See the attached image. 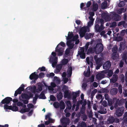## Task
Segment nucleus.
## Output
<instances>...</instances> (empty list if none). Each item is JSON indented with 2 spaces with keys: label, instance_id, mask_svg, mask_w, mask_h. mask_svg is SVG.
<instances>
[{
  "label": "nucleus",
  "instance_id": "9b49d317",
  "mask_svg": "<svg viewBox=\"0 0 127 127\" xmlns=\"http://www.w3.org/2000/svg\"><path fill=\"white\" fill-rule=\"evenodd\" d=\"M27 89H28V90H30L33 93H35V92H39V91L37 90L36 87L35 86H33V87L32 86L28 87Z\"/></svg>",
  "mask_w": 127,
  "mask_h": 127
},
{
  "label": "nucleus",
  "instance_id": "4d7b16f0",
  "mask_svg": "<svg viewBox=\"0 0 127 127\" xmlns=\"http://www.w3.org/2000/svg\"><path fill=\"white\" fill-rule=\"evenodd\" d=\"M107 101L108 105L110 106H111L112 104L113 103V100H112V99L111 98L109 100H107Z\"/></svg>",
  "mask_w": 127,
  "mask_h": 127
},
{
  "label": "nucleus",
  "instance_id": "20e7f679",
  "mask_svg": "<svg viewBox=\"0 0 127 127\" xmlns=\"http://www.w3.org/2000/svg\"><path fill=\"white\" fill-rule=\"evenodd\" d=\"M124 108L123 107H121L118 108H117L114 115L116 117H119L122 116L124 113Z\"/></svg>",
  "mask_w": 127,
  "mask_h": 127
},
{
  "label": "nucleus",
  "instance_id": "de8ad7c7",
  "mask_svg": "<svg viewBox=\"0 0 127 127\" xmlns=\"http://www.w3.org/2000/svg\"><path fill=\"white\" fill-rule=\"evenodd\" d=\"M58 58L56 57H51L50 59V60L51 61H57Z\"/></svg>",
  "mask_w": 127,
  "mask_h": 127
},
{
  "label": "nucleus",
  "instance_id": "a18cd8bd",
  "mask_svg": "<svg viewBox=\"0 0 127 127\" xmlns=\"http://www.w3.org/2000/svg\"><path fill=\"white\" fill-rule=\"evenodd\" d=\"M85 6V4L83 3H81L80 5V8L81 10H82L83 9L85 10L86 7L83 8V7Z\"/></svg>",
  "mask_w": 127,
  "mask_h": 127
},
{
  "label": "nucleus",
  "instance_id": "4468645a",
  "mask_svg": "<svg viewBox=\"0 0 127 127\" xmlns=\"http://www.w3.org/2000/svg\"><path fill=\"white\" fill-rule=\"evenodd\" d=\"M119 100V99H117L116 98L114 97L113 98V103L115 102V103H114V107L116 108H117L119 106V104H118V100Z\"/></svg>",
  "mask_w": 127,
  "mask_h": 127
},
{
  "label": "nucleus",
  "instance_id": "1a4fd4ad",
  "mask_svg": "<svg viewBox=\"0 0 127 127\" xmlns=\"http://www.w3.org/2000/svg\"><path fill=\"white\" fill-rule=\"evenodd\" d=\"M36 72H35L31 74L30 75L29 78L30 79L32 80L33 79L34 80V81L35 82V80H37L38 78V75L36 74Z\"/></svg>",
  "mask_w": 127,
  "mask_h": 127
},
{
  "label": "nucleus",
  "instance_id": "f8f14e48",
  "mask_svg": "<svg viewBox=\"0 0 127 127\" xmlns=\"http://www.w3.org/2000/svg\"><path fill=\"white\" fill-rule=\"evenodd\" d=\"M63 127L59 125L58 127H67V125H69L70 123L69 121L68 120H63L62 121Z\"/></svg>",
  "mask_w": 127,
  "mask_h": 127
},
{
  "label": "nucleus",
  "instance_id": "72a5a7b5",
  "mask_svg": "<svg viewBox=\"0 0 127 127\" xmlns=\"http://www.w3.org/2000/svg\"><path fill=\"white\" fill-rule=\"evenodd\" d=\"M107 112L106 108L104 107L99 111V113L101 114H105Z\"/></svg>",
  "mask_w": 127,
  "mask_h": 127
},
{
  "label": "nucleus",
  "instance_id": "2eb2a0df",
  "mask_svg": "<svg viewBox=\"0 0 127 127\" xmlns=\"http://www.w3.org/2000/svg\"><path fill=\"white\" fill-rule=\"evenodd\" d=\"M118 92V90L117 88H113L110 90V93L112 95H116Z\"/></svg>",
  "mask_w": 127,
  "mask_h": 127
},
{
  "label": "nucleus",
  "instance_id": "603ef678",
  "mask_svg": "<svg viewBox=\"0 0 127 127\" xmlns=\"http://www.w3.org/2000/svg\"><path fill=\"white\" fill-rule=\"evenodd\" d=\"M23 99H27L28 95L26 94H23L21 95Z\"/></svg>",
  "mask_w": 127,
  "mask_h": 127
},
{
  "label": "nucleus",
  "instance_id": "ea45409f",
  "mask_svg": "<svg viewBox=\"0 0 127 127\" xmlns=\"http://www.w3.org/2000/svg\"><path fill=\"white\" fill-rule=\"evenodd\" d=\"M118 104H119V106H121L123 105L124 103V101L123 100L121 99L120 100H118Z\"/></svg>",
  "mask_w": 127,
  "mask_h": 127
},
{
  "label": "nucleus",
  "instance_id": "774afa93",
  "mask_svg": "<svg viewBox=\"0 0 127 127\" xmlns=\"http://www.w3.org/2000/svg\"><path fill=\"white\" fill-rule=\"evenodd\" d=\"M68 87L66 85H64L63 88V91H68Z\"/></svg>",
  "mask_w": 127,
  "mask_h": 127
},
{
  "label": "nucleus",
  "instance_id": "58836bf2",
  "mask_svg": "<svg viewBox=\"0 0 127 127\" xmlns=\"http://www.w3.org/2000/svg\"><path fill=\"white\" fill-rule=\"evenodd\" d=\"M68 60L67 59H64L62 60V63L63 65L66 64L68 62Z\"/></svg>",
  "mask_w": 127,
  "mask_h": 127
},
{
  "label": "nucleus",
  "instance_id": "864d4df0",
  "mask_svg": "<svg viewBox=\"0 0 127 127\" xmlns=\"http://www.w3.org/2000/svg\"><path fill=\"white\" fill-rule=\"evenodd\" d=\"M45 76V74L43 72H40L39 73L38 75V78H43Z\"/></svg>",
  "mask_w": 127,
  "mask_h": 127
},
{
  "label": "nucleus",
  "instance_id": "5fc2aeb1",
  "mask_svg": "<svg viewBox=\"0 0 127 127\" xmlns=\"http://www.w3.org/2000/svg\"><path fill=\"white\" fill-rule=\"evenodd\" d=\"M7 104H4V109H9L10 110V106H8L7 105Z\"/></svg>",
  "mask_w": 127,
  "mask_h": 127
},
{
  "label": "nucleus",
  "instance_id": "338daca9",
  "mask_svg": "<svg viewBox=\"0 0 127 127\" xmlns=\"http://www.w3.org/2000/svg\"><path fill=\"white\" fill-rule=\"evenodd\" d=\"M94 23V22L93 21H90L88 23V26L89 27H91L92 25Z\"/></svg>",
  "mask_w": 127,
  "mask_h": 127
},
{
  "label": "nucleus",
  "instance_id": "cd10ccee",
  "mask_svg": "<svg viewBox=\"0 0 127 127\" xmlns=\"http://www.w3.org/2000/svg\"><path fill=\"white\" fill-rule=\"evenodd\" d=\"M67 106L66 108L68 109L69 110H70L72 107V105L70 101L69 100L67 101Z\"/></svg>",
  "mask_w": 127,
  "mask_h": 127
},
{
  "label": "nucleus",
  "instance_id": "09e8293b",
  "mask_svg": "<svg viewBox=\"0 0 127 127\" xmlns=\"http://www.w3.org/2000/svg\"><path fill=\"white\" fill-rule=\"evenodd\" d=\"M118 89L119 93L120 94H121L122 93V86L121 85H119Z\"/></svg>",
  "mask_w": 127,
  "mask_h": 127
},
{
  "label": "nucleus",
  "instance_id": "2f4dec72",
  "mask_svg": "<svg viewBox=\"0 0 127 127\" xmlns=\"http://www.w3.org/2000/svg\"><path fill=\"white\" fill-rule=\"evenodd\" d=\"M94 52V50L93 48L92 47H89L88 49L87 52V54H89L90 53H93Z\"/></svg>",
  "mask_w": 127,
  "mask_h": 127
},
{
  "label": "nucleus",
  "instance_id": "f3484780",
  "mask_svg": "<svg viewBox=\"0 0 127 127\" xmlns=\"http://www.w3.org/2000/svg\"><path fill=\"white\" fill-rule=\"evenodd\" d=\"M118 79V77L117 75L116 74H114L113 76V78L110 80L111 82L114 83L116 82Z\"/></svg>",
  "mask_w": 127,
  "mask_h": 127
},
{
  "label": "nucleus",
  "instance_id": "69168bd1",
  "mask_svg": "<svg viewBox=\"0 0 127 127\" xmlns=\"http://www.w3.org/2000/svg\"><path fill=\"white\" fill-rule=\"evenodd\" d=\"M124 9L123 8L119 9L117 11L118 13L119 14H121L123 12Z\"/></svg>",
  "mask_w": 127,
  "mask_h": 127
},
{
  "label": "nucleus",
  "instance_id": "8fccbe9b",
  "mask_svg": "<svg viewBox=\"0 0 127 127\" xmlns=\"http://www.w3.org/2000/svg\"><path fill=\"white\" fill-rule=\"evenodd\" d=\"M78 38V35H76L74 36H73L72 41H75L77 40Z\"/></svg>",
  "mask_w": 127,
  "mask_h": 127
},
{
  "label": "nucleus",
  "instance_id": "37998d69",
  "mask_svg": "<svg viewBox=\"0 0 127 127\" xmlns=\"http://www.w3.org/2000/svg\"><path fill=\"white\" fill-rule=\"evenodd\" d=\"M29 95H28L27 99L28 100H29L31 98H32L33 97V94L31 92L28 93Z\"/></svg>",
  "mask_w": 127,
  "mask_h": 127
},
{
  "label": "nucleus",
  "instance_id": "49530a36",
  "mask_svg": "<svg viewBox=\"0 0 127 127\" xmlns=\"http://www.w3.org/2000/svg\"><path fill=\"white\" fill-rule=\"evenodd\" d=\"M113 74V72L111 70H108L107 75L109 77H111V76Z\"/></svg>",
  "mask_w": 127,
  "mask_h": 127
},
{
  "label": "nucleus",
  "instance_id": "ddd939ff",
  "mask_svg": "<svg viewBox=\"0 0 127 127\" xmlns=\"http://www.w3.org/2000/svg\"><path fill=\"white\" fill-rule=\"evenodd\" d=\"M71 40H68L66 43V45L68 46L70 50H71L73 47L74 44L73 43H71Z\"/></svg>",
  "mask_w": 127,
  "mask_h": 127
},
{
  "label": "nucleus",
  "instance_id": "6e6d98bb",
  "mask_svg": "<svg viewBox=\"0 0 127 127\" xmlns=\"http://www.w3.org/2000/svg\"><path fill=\"white\" fill-rule=\"evenodd\" d=\"M80 126L81 127H87L86 124L85 122L84 121L81 122Z\"/></svg>",
  "mask_w": 127,
  "mask_h": 127
},
{
  "label": "nucleus",
  "instance_id": "393cba45",
  "mask_svg": "<svg viewBox=\"0 0 127 127\" xmlns=\"http://www.w3.org/2000/svg\"><path fill=\"white\" fill-rule=\"evenodd\" d=\"M98 8V5L97 3H94L93 4V8H92L93 11L95 12L97 11Z\"/></svg>",
  "mask_w": 127,
  "mask_h": 127
},
{
  "label": "nucleus",
  "instance_id": "e433bc0d",
  "mask_svg": "<svg viewBox=\"0 0 127 127\" xmlns=\"http://www.w3.org/2000/svg\"><path fill=\"white\" fill-rule=\"evenodd\" d=\"M53 105L54 107L56 108H59L60 105L59 103L57 102H55L54 103Z\"/></svg>",
  "mask_w": 127,
  "mask_h": 127
},
{
  "label": "nucleus",
  "instance_id": "f257e3e1",
  "mask_svg": "<svg viewBox=\"0 0 127 127\" xmlns=\"http://www.w3.org/2000/svg\"><path fill=\"white\" fill-rule=\"evenodd\" d=\"M104 20L102 19L96 20L95 24L94 29L96 32H100L105 28L104 26Z\"/></svg>",
  "mask_w": 127,
  "mask_h": 127
},
{
  "label": "nucleus",
  "instance_id": "39448f33",
  "mask_svg": "<svg viewBox=\"0 0 127 127\" xmlns=\"http://www.w3.org/2000/svg\"><path fill=\"white\" fill-rule=\"evenodd\" d=\"M12 101V98L9 97H6L3 99L0 103V106L3 107L2 104H8L10 102Z\"/></svg>",
  "mask_w": 127,
  "mask_h": 127
},
{
  "label": "nucleus",
  "instance_id": "7c9ffc66",
  "mask_svg": "<svg viewBox=\"0 0 127 127\" xmlns=\"http://www.w3.org/2000/svg\"><path fill=\"white\" fill-rule=\"evenodd\" d=\"M60 109L61 110H63L65 108V105L64 102L63 101H61L60 105Z\"/></svg>",
  "mask_w": 127,
  "mask_h": 127
},
{
  "label": "nucleus",
  "instance_id": "6ab92c4d",
  "mask_svg": "<svg viewBox=\"0 0 127 127\" xmlns=\"http://www.w3.org/2000/svg\"><path fill=\"white\" fill-rule=\"evenodd\" d=\"M73 34L72 32H69L68 34V36L67 37L66 36L65 37H66V39L67 40H69L71 39L73 37Z\"/></svg>",
  "mask_w": 127,
  "mask_h": 127
},
{
  "label": "nucleus",
  "instance_id": "4c0bfd02",
  "mask_svg": "<svg viewBox=\"0 0 127 127\" xmlns=\"http://www.w3.org/2000/svg\"><path fill=\"white\" fill-rule=\"evenodd\" d=\"M125 5V2L123 1H121L119 2L118 6L120 7H122L124 6Z\"/></svg>",
  "mask_w": 127,
  "mask_h": 127
},
{
  "label": "nucleus",
  "instance_id": "a211bd4d",
  "mask_svg": "<svg viewBox=\"0 0 127 127\" xmlns=\"http://www.w3.org/2000/svg\"><path fill=\"white\" fill-rule=\"evenodd\" d=\"M44 92L45 91H42L39 96L38 97L39 99H45L46 98V97L45 95Z\"/></svg>",
  "mask_w": 127,
  "mask_h": 127
},
{
  "label": "nucleus",
  "instance_id": "7ed1b4c3",
  "mask_svg": "<svg viewBox=\"0 0 127 127\" xmlns=\"http://www.w3.org/2000/svg\"><path fill=\"white\" fill-rule=\"evenodd\" d=\"M107 120L108 124H112L114 123H118L120 122V120L119 119L111 116L109 117Z\"/></svg>",
  "mask_w": 127,
  "mask_h": 127
},
{
  "label": "nucleus",
  "instance_id": "dca6fc26",
  "mask_svg": "<svg viewBox=\"0 0 127 127\" xmlns=\"http://www.w3.org/2000/svg\"><path fill=\"white\" fill-rule=\"evenodd\" d=\"M67 76L68 78L71 77L72 73V68L70 66L68 67V69L67 71Z\"/></svg>",
  "mask_w": 127,
  "mask_h": 127
},
{
  "label": "nucleus",
  "instance_id": "9d476101",
  "mask_svg": "<svg viewBox=\"0 0 127 127\" xmlns=\"http://www.w3.org/2000/svg\"><path fill=\"white\" fill-rule=\"evenodd\" d=\"M111 65V63L110 61H106L103 65V68L105 69H108L110 68Z\"/></svg>",
  "mask_w": 127,
  "mask_h": 127
},
{
  "label": "nucleus",
  "instance_id": "f03ea898",
  "mask_svg": "<svg viewBox=\"0 0 127 127\" xmlns=\"http://www.w3.org/2000/svg\"><path fill=\"white\" fill-rule=\"evenodd\" d=\"M103 50V44L101 43H97L95 47V51L96 53L99 54L102 52Z\"/></svg>",
  "mask_w": 127,
  "mask_h": 127
},
{
  "label": "nucleus",
  "instance_id": "a878e982",
  "mask_svg": "<svg viewBox=\"0 0 127 127\" xmlns=\"http://www.w3.org/2000/svg\"><path fill=\"white\" fill-rule=\"evenodd\" d=\"M105 75L103 74L100 73L97 74L96 76V78L97 79H100L104 77Z\"/></svg>",
  "mask_w": 127,
  "mask_h": 127
},
{
  "label": "nucleus",
  "instance_id": "bf43d9fd",
  "mask_svg": "<svg viewBox=\"0 0 127 127\" xmlns=\"http://www.w3.org/2000/svg\"><path fill=\"white\" fill-rule=\"evenodd\" d=\"M63 67L62 64H58L56 66V69H58L61 70Z\"/></svg>",
  "mask_w": 127,
  "mask_h": 127
},
{
  "label": "nucleus",
  "instance_id": "79ce46f5",
  "mask_svg": "<svg viewBox=\"0 0 127 127\" xmlns=\"http://www.w3.org/2000/svg\"><path fill=\"white\" fill-rule=\"evenodd\" d=\"M80 31L86 33L87 31V28L85 27H83L81 28Z\"/></svg>",
  "mask_w": 127,
  "mask_h": 127
},
{
  "label": "nucleus",
  "instance_id": "6e6552de",
  "mask_svg": "<svg viewBox=\"0 0 127 127\" xmlns=\"http://www.w3.org/2000/svg\"><path fill=\"white\" fill-rule=\"evenodd\" d=\"M59 44L58 45L55 49L56 52L57 53V55L58 56H61L63 55V53L64 51V48L62 47L58 48Z\"/></svg>",
  "mask_w": 127,
  "mask_h": 127
},
{
  "label": "nucleus",
  "instance_id": "f704fd0d",
  "mask_svg": "<svg viewBox=\"0 0 127 127\" xmlns=\"http://www.w3.org/2000/svg\"><path fill=\"white\" fill-rule=\"evenodd\" d=\"M92 34L91 33L86 34L85 37L86 39H88L91 38V36H92Z\"/></svg>",
  "mask_w": 127,
  "mask_h": 127
},
{
  "label": "nucleus",
  "instance_id": "3c124183",
  "mask_svg": "<svg viewBox=\"0 0 127 127\" xmlns=\"http://www.w3.org/2000/svg\"><path fill=\"white\" fill-rule=\"evenodd\" d=\"M89 43V42H87L84 46V48L86 52L87 51L88 48Z\"/></svg>",
  "mask_w": 127,
  "mask_h": 127
},
{
  "label": "nucleus",
  "instance_id": "412c9836",
  "mask_svg": "<svg viewBox=\"0 0 127 127\" xmlns=\"http://www.w3.org/2000/svg\"><path fill=\"white\" fill-rule=\"evenodd\" d=\"M122 59L123 61H124L126 64H127V55L126 53H124L122 56Z\"/></svg>",
  "mask_w": 127,
  "mask_h": 127
},
{
  "label": "nucleus",
  "instance_id": "b1692460",
  "mask_svg": "<svg viewBox=\"0 0 127 127\" xmlns=\"http://www.w3.org/2000/svg\"><path fill=\"white\" fill-rule=\"evenodd\" d=\"M57 97L58 101L62 99L63 97L62 93L61 92H60L58 94H57Z\"/></svg>",
  "mask_w": 127,
  "mask_h": 127
},
{
  "label": "nucleus",
  "instance_id": "bb28decb",
  "mask_svg": "<svg viewBox=\"0 0 127 127\" xmlns=\"http://www.w3.org/2000/svg\"><path fill=\"white\" fill-rule=\"evenodd\" d=\"M78 55L80 56V57L82 59H84L85 58V53L78 52Z\"/></svg>",
  "mask_w": 127,
  "mask_h": 127
},
{
  "label": "nucleus",
  "instance_id": "0e129e2a",
  "mask_svg": "<svg viewBox=\"0 0 127 127\" xmlns=\"http://www.w3.org/2000/svg\"><path fill=\"white\" fill-rule=\"evenodd\" d=\"M104 97L105 99L107 100H108L110 99V98L108 95L107 94H105L104 95Z\"/></svg>",
  "mask_w": 127,
  "mask_h": 127
},
{
  "label": "nucleus",
  "instance_id": "c9c22d12",
  "mask_svg": "<svg viewBox=\"0 0 127 127\" xmlns=\"http://www.w3.org/2000/svg\"><path fill=\"white\" fill-rule=\"evenodd\" d=\"M107 5V3L106 2H104L101 4V7L102 9H104L106 8Z\"/></svg>",
  "mask_w": 127,
  "mask_h": 127
},
{
  "label": "nucleus",
  "instance_id": "13d9d810",
  "mask_svg": "<svg viewBox=\"0 0 127 127\" xmlns=\"http://www.w3.org/2000/svg\"><path fill=\"white\" fill-rule=\"evenodd\" d=\"M50 99L52 101H55L56 100V98L53 95H51L50 96Z\"/></svg>",
  "mask_w": 127,
  "mask_h": 127
},
{
  "label": "nucleus",
  "instance_id": "c85d7f7f",
  "mask_svg": "<svg viewBox=\"0 0 127 127\" xmlns=\"http://www.w3.org/2000/svg\"><path fill=\"white\" fill-rule=\"evenodd\" d=\"M64 96L65 98L70 97L71 94L69 93L68 91H66L64 92Z\"/></svg>",
  "mask_w": 127,
  "mask_h": 127
},
{
  "label": "nucleus",
  "instance_id": "423d86ee",
  "mask_svg": "<svg viewBox=\"0 0 127 127\" xmlns=\"http://www.w3.org/2000/svg\"><path fill=\"white\" fill-rule=\"evenodd\" d=\"M111 14L112 19L114 20L118 21L120 20L121 17L120 16L115 12H111Z\"/></svg>",
  "mask_w": 127,
  "mask_h": 127
},
{
  "label": "nucleus",
  "instance_id": "e2e57ef3",
  "mask_svg": "<svg viewBox=\"0 0 127 127\" xmlns=\"http://www.w3.org/2000/svg\"><path fill=\"white\" fill-rule=\"evenodd\" d=\"M38 70H40V71H46V68L45 67L43 66L41 68H39Z\"/></svg>",
  "mask_w": 127,
  "mask_h": 127
},
{
  "label": "nucleus",
  "instance_id": "5701e85b",
  "mask_svg": "<svg viewBox=\"0 0 127 127\" xmlns=\"http://www.w3.org/2000/svg\"><path fill=\"white\" fill-rule=\"evenodd\" d=\"M10 110H11L13 111H16L18 110V108L16 106H12L10 105Z\"/></svg>",
  "mask_w": 127,
  "mask_h": 127
},
{
  "label": "nucleus",
  "instance_id": "0eeeda50",
  "mask_svg": "<svg viewBox=\"0 0 127 127\" xmlns=\"http://www.w3.org/2000/svg\"><path fill=\"white\" fill-rule=\"evenodd\" d=\"M24 85L22 84L21 86L16 91H15L14 94L15 96H16L18 94H20L22 93V92L24 90Z\"/></svg>",
  "mask_w": 127,
  "mask_h": 127
},
{
  "label": "nucleus",
  "instance_id": "473e14b6",
  "mask_svg": "<svg viewBox=\"0 0 127 127\" xmlns=\"http://www.w3.org/2000/svg\"><path fill=\"white\" fill-rule=\"evenodd\" d=\"M79 93L78 92H73L72 95V98L73 99H76L77 97V96L79 95Z\"/></svg>",
  "mask_w": 127,
  "mask_h": 127
},
{
  "label": "nucleus",
  "instance_id": "a19ab883",
  "mask_svg": "<svg viewBox=\"0 0 127 127\" xmlns=\"http://www.w3.org/2000/svg\"><path fill=\"white\" fill-rule=\"evenodd\" d=\"M117 50L118 48L117 47H114L112 49L113 53L115 54L117 53Z\"/></svg>",
  "mask_w": 127,
  "mask_h": 127
},
{
  "label": "nucleus",
  "instance_id": "aec40b11",
  "mask_svg": "<svg viewBox=\"0 0 127 127\" xmlns=\"http://www.w3.org/2000/svg\"><path fill=\"white\" fill-rule=\"evenodd\" d=\"M94 59L95 60L96 64H100L99 63L101 61V59L100 58H98L97 56L95 55L94 56Z\"/></svg>",
  "mask_w": 127,
  "mask_h": 127
},
{
  "label": "nucleus",
  "instance_id": "c03bdc74",
  "mask_svg": "<svg viewBox=\"0 0 127 127\" xmlns=\"http://www.w3.org/2000/svg\"><path fill=\"white\" fill-rule=\"evenodd\" d=\"M85 33H86L80 31L79 32V34L80 37H83L84 36H85L86 34Z\"/></svg>",
  "mask_w": 127,
  "mask_h": 127
},
{
  "label": "nucleus",
  "instance_id": "052dcab7",
  "mask_svg": "<svg viewBox=\"0 0 127 127\" xmlns=\"http://www.w3.org/2000/svg\"><path fill=\"white\" fill-rule=\"evenodd\" d=\"M116 26V22H113L110 25V27H115Z\"/></svg>",
  "mask_w": 127,
  "mask_h": 127
},
{
  "label": "nucleus",
  "instance_id": "c756f323",
  "mask_svg": "<svg viewBox=\"0 0 127 127\" xmlns=\"http://www.w3.org/2000/svg\"><path fill=\"white\" fill-rule=\"evenodd\" d=\"M39 97L38 94H35V96L33 98V102L34 104H35L36 103V101Z\"/></svg>",
  "mask_w": 127,
  "mask_h": 127
},
{
  "label": "nucleus",
  "instance_id": "680f3d73",
  "mask_svg": "<svg viewBox=\"0 0 127 127\" xmlns=\"http://www.w3.org/2000/svg\"><path fill=\"white\" fill-rule=\"evenodd\" d=\"M92 3L91 2V1H88L86 4L87 8H88L90 7Z\"/></svg>",
  "mask_w": 127,
  "mask_h": 127
},
{
  "label": "nucleus",
  "instance_id": "4be33fe9",
  "mask_svg": "<svg viewBox=\"0 0 127 127\" xmlns=\"http://www.w3.org/2000/svg\"><path fill=\"white\" fill-rule=\"evenodd\" d=\"M110 16V15L108 14L105 15L104 16V20L106 21H110L111 19V18Z\"/></svg>",
  "mask_w": 127,
  "mask_h": 127
}]
</instances>
